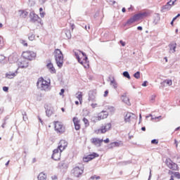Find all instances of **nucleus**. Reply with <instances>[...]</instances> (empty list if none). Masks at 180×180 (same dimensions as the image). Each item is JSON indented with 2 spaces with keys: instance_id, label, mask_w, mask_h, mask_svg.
<instances>
[{
  "instance_id": "1",
  "label": "nucleus",
  "mask_w": 180,
  "mask_h": 180,
  "mask_svg": "<svg viewBox=\"0 0 180 180\" xmlns=\"http://www.w3.org/2000/svg\"><path fill=\"white\" fill-rule=\"evenodd\" d=\"M54 53L56 63L58 67L61 68L64 64V56L63 55V52H61V50L57 49L55 50Z\"/></svg>"
},
{
  "instance_id": "2",
  "label": "nucleus",
  "mask_w": 180,
  "mask_h": 180,
  "mask_svg": "<svg viewBox=\"0 0 180 180\" xmlns=\"http://www.w3.org/2000/svg\"><path fill=\"white\" fill-rule=\"evenodd\" d=\"M37 86L41 91H48L49 88H50V82L45 80L43 77H40L37 82Z\"/></svg>"
},
{
  "instance_id": "3",
  "label": "nucleus",
  "mask_w": 180,
  "mask_h": 180,
  "mask_svg": "<svg viewBox=\"0 0 180 180\" xmlns=\"http://www.w3.org/2000/svg\"><path fill=\"white\" fill-rule=\"evenodd\" d=\"M112 129V124L107 123L103 125L101 129L96 131V134H105L106 131H109Z\"/></svg>"
},
{
  "instance_id": "4",
  "label": "nucleus",
  "mask_w": 180,
  "mask_h": 180,
  "mask_svg": "<svg viewBox=\"0 0 180 180\" xmlns=\"http://www.w3.org/2000/svg\"><path fill=\"white\" fill-rule=\"evenodd\" d=\"M22 56L25 60H29L30 61H32V60L36 57V53L32 51H27L23 52Z\"/></svg>"
},
{
  "instance_id": "5",
  "label": "nucleus",
  "mask_w": 180,
  "mask_h": 180,
  "mask_svg": "<svg viewBox=\"0 0 180 180\" xmlns=\"http://www.w3.org/2000/svg\"><path fill=\"white\" fill-rule=\"evenodd\" d=\"M55 130L57 133H59L60 134H63L64 131H65V127H64V125H63V123L56 121L55 122Z\"/></svg>"
},
{
  "instance_id": "6",
  "label": "nucleus",
  "mask_w": 180,
  "mask_h": 180,
  "mask_svg": "<svg viewBox=\"0 0 180 180\" xmlns=\"http://www.w3.org/2000/svg\"><path fill=\"white\" fill-rule=\"evenodd\" d=\"M165 163L169 169H172L173 171H178V165L175 162H173L171 159H167L165 160Z\"/></svg>"
},
{
  "instance_id": "7",
  "label": "nucleus",
  "mask_w": 180,
  "mask_h": 180,
  "mask_svg": "<svg viewBox=\"0 0 180 180\" xmlns=\"http://www.w3.org/2000/svg\"><path fill=\"white\" fill-rule=\"evenodd\" d=\"M72 174L77 178H79L84 174V167H75L72 169Z\"/></svg>"
},
{
  "instance_id": "8",
  "label": "nucleus",
  "mask_w": 180,
  "mask_h": 180,
  "mask_svg": "<svg viewBox=\"0 0 180 180\" xmlns=\"http://www.w3.org/2000/svg\"><path fill=\"white\" fill-rule=\"evenodd\" d=\"M52 160H54V161H58L61 158V152L60 151V149H54L53 151V154L51 156Z\"/></svg>"
},
{
  "instance_id": "9",
  "label": "nucleus",
  "mask_w": 180,
  "mask_h": 180,
  "mask_svg": "<svg viewBox=\"0 0 180 180\" xmlns=\"http://www.w3.org/2000/svg\"><path fill=\"white\" fill-rule=\"evenodd\" d=\"M30 22H32V23H36V22H40V20H41V19H40V17H39V15L36 13H34V12H31L30 13Z\"/></svg>"
},
{
  "instance_id": "10",
  "label": "nucleus",
  "mask_w": 180,
  "mask_h": 180,
  "mask_svg": "<svg viewBox=\"0 0 180 180\" xmlns=\"http://www.w3.org/2000/svg\"><path fill=\"white\" fill-rule=\"evenodd\" d=\"M175 2H176V0H169L165 6L162 7V11H163V12H165V11H169Z\"/></svg>"
},
{
  "instance_id": "11",
  "label": "nucleus",
  "mask_w": 180,
  "mask_h": 180,
  "mask_svg": "<svg viewBox=\"0 0 180 180\" xmlns=\"http://www.w3.org/2000/svg\"><path fill=\"white\" fill-rule=\"evenodd\" d=\"M89 102H96V90H91L89 91Z\"/></svg>"
},
{
  "instance_id": "12",
  "label": "nucleus",
  "mask_w": 180,
  "mask_h": 180,
  "mask_svg": "<svg viewBox=\"0 0 180 180\" xmlns=\"http://www.w3.org/2000/svg\"><path fill=\"white\" fill-rule=\"evenodd\" d=\"M68 146V142H67L65 140H60L57 148L60 150V153H63V151H64V149L67 148Z\"/></svg>"
},
{
  "instance_id": "13",
  "label": "nucleus",
  "mask_w": 180,
  "mask_h": 180,
  "mask_svg": "<svg viewBox=\"0 0 180 180\" xmlns=\"http://www.w3.org/2000/svg\"><path fill=\"white\" fill-rule=\"evenodd\" d=\"M96 157H99V155L98 153H94L87 155L86 157L83 158V161L84 162H89V161L94 160V158H96Z\"/></svg>"
},
{
  "instance_id": "14",
  "label": "nucleus",
  "mask_w": 180,
  "mask_h": 180,
  "mask_svg": "<svg viewBox=\"0 0 180 180\" xmlns=\"http://www.w3.org/2000/svg\"><path fill=\"white\" fill-rule=\"evenodd\" d=\"M46 110V115L48 117H50L53 115V108L51 104H46L44 105Z\"/></svg>"
},
{
  "instance_id": "15",
  "label": "nucleus",
  "mask_w": 180,
  "mask_h": 180,
  "mask_svg": "<svg viewBox=\"0 0 180 180\" xmlns=\"http://www.w3.org/2000/svg\"><path fill=\"white\" fill-rule=\"evenodd\" d=\"M92 144L96 146V147H101L102 143H103V139H101L99 138H92L91 139Z\"/></svg>"
},
{
  "instance_id": "16",
  "label": "nucleus",
  "mask_w": 180,
  "mask_h": 180,
  "mask_svg": "<svg viewBox=\"0 0 180 180\" xmlns=\"http://www.w3.org/2000/svg\"><path fill=\"white\" fill-rule=\"evenodd\" d=\"M136 117V115L131 112H128L124 116V122L125 123H130L131 122V119H134Z\"/></svg>"
},
{
  "instance_id": "17",
  "label": "nucleus",
  "mask_w": 180,
  "mask_h": 180,
  "mask_svg": "<svg viewBox=\"0 0 180 180\" xmlns=\"http://www.w3.org/2000/svg\"><path fill=\"white\" fill-rule=\"evenodd\" d=\"M18 68H27L29 63L26 60H21L18 62Z\"/></svg>"
},
{
  "instance_id": "18",
  "label": "nucleus",
  "mask_w": 180,
  "mask_h": 180,
  "mask_svg": "<svg viewBox=\"0 0 180 180\" xmlns=\"http://www.w3.org/2000/svg\"><path fill=\"white\" fill-rule=\"evenodd\" d=\"M144 16H147V13H140L134 15V19L135 21L140 20V19H143Z\"/></svg>"
},
{
  "instance_id": "19",
  "label": "nucleus",
  "mask_w": 180,
  "mask_h": 180,
  "mask_svg": "<svg viewBox=\"0 0 180 180\" xmlns=\"http://www.w3.org/2000/svg\"><path fill=\"white\" fill-rule=\"evenodd\" d=\"M46 68L49 69V72H51V74H56V68H54V66L53 65V63H51V62H49L46 65Z\"/></svg>"
},
{
  "instance_id": "20",
  "label": "nucleus",
  "mask_w": 180,
  "mask_h": 180,
  "mask_svg": "<svg viewBox=\"0 0 180 180\" xmlns=\"http://www.w3.org/2000/svg\"><path fill=\"white\" fill-rule=\"evenodd\" d=\"M169 53H175L176 51V42H171L169 44Z\"/></svg>"
},
{
  "instance_id": "21",
  "label": "nucleus",
  "mask_w": 180,
  "mask_h": 180,
  "mask_svg": "<svg viewBox=\"0 0 180 180\" xmlns=\"http://www.w3.org/2000/svg\"><path fill=\"white\" fill-rule=\"evenodd\" d=\"M73 123L75 124V130H79L81 129V125L79 124V120L77 117H73Z\"/></svg>"
},
{
  "instance_id": "22",
  "label": "nucleus",
  "mask_w": 180,
  "mask_h": 180,
  "mask_svg": "<svg viewBox=\"0 0 180 180\" xmlns=\"http://www.w3.org/2000/svg\"><path fill=\"white\" fill-rule=\"evenodd\" d=\"M58 167L60 169H67V168H68V164H67L65 161H61L58 163Z\"/></svg>"
},
{
  "instance_id": "23",
  "label": "nucleus",
  "mask_w": 180,
  "mask_h": 180,
  "mask_svg": "<svg viewBox=\"0 0 180 180\" xmlns=\"http://www.w3.org/2000/svg\"><path fill=\"white\" fill-rule=\"evenodd\" d=\"M120 146H123V142L120 141L119 142H112L110 143L109 148H113L114 147H120Z\"/></svg>"
},
{
  "instance_id": "24",
  "label": "nucleus",
  "mask_w": 180,
  "mask_h": 180,
  "mask_svg": "<svg viewBox=\"0 0 180 180\" xmlns=\"http://www.w3.org/2000/svg\"><path fill=\"white\" fill-rule=\"evenodd\" d=\"M121 99L122 102H124V103H126L127 105H130V100L129 99V97H127L126 94H124L122 96Z\"/></svg>"
},
{
  "instance_id": "25",
  "label": "nucleus",
  "mask_w": 180,
  "mask_h": 180,
  "mask_svg": "<svg viewBox=\"0 0 180 180\" xmlns=\"http://www.w3.org/2000/svg\"><path fill=\"white\" fill-rule=\"evenodd\" d=\"M161 18L160 17V14L156 13L153 16V25H158Z\"/></svg>"
},
{
  "instance_id": "26",
  "label": "nucleus",
  "mask_w": 180,
  "mask_h": 180,
  "mask_svg": "<svg viewBox=\"0 0 180 180\" xmlns=\"http://www.w3.org/2000/svg\"><path fill=\"white\" fill-rule=\"evenodd\" d=\"M16 74H18V70H16L15 72H9L8 73L6 74V77L9 79H12V78H15V77H16Z\"/></svg>"
},
{
  "instance_id": "27",
  "label": "nucleus",
  "mask_w": 180,
  "mask_h": 180,
  "mask_svg": "<svg viewBox=\"0 0 180 180\" xmlns=\"http://www.w3.org/2000/svg\"><path fill=\"white\" fill-rule=\"evenodd\" d=\"M19 16L20 18H26L27 15H29V13L25 10H20L18 11Z\"/></svg>"
},
{
  "instance_id": "28",
  "label": "nucleus",
  "mask_w": 180,
  "mask_h": 180,
  "mask_svg": "<svg viewBox=\"0 0 180 180\" xmlns=\"http://www.w3.org/2000/svg\"><path fill=\"white\" fill-rule=\"evenodd\" d=\"M38 180H47V175L46 174L41 172L37 176Z\"/></svg>"
},
{
  "instance_id": "29",
  "label": "nucleus",
  "mask_w": 180,
  "mask_h": 180,
  "mask_svg": "<svg viewBox=\"0 0 180 180\" xmlns=\"http://www.w3.org/2000/svg\"><path fill=\"white\" fill-rule=\"evenodd\" d=\"M134 22H136L134 17H131L127 21V25H133V23H134Z\"/></svg>"
},
{
  "instance_id": "30",
  "label": "nucleus",
  "mask_w": 180,
  "mask_h": 180,
  "mask_svg": "<svg viewBox=\"0 0 180 180\" xmlns=\"http://www.w3.org/2000/svg\"><path fill=\"white\" fill-rule=\"evenodd\" d=\"M75 56L78 63H79V64H84V61L81 60V58H79V55L78 54V53L75 52Z\"/></svg>"
},
{
  "instance_id": "31",
  "label": "nucleus",
  "mask_w": 180,
  "mask_h": 180,
  "mask_svg": "<svg viewBox=\"0 0 180 180\" xmlns=\"http://www.w3.org/2000/svg\"><path fill=\"white\" fill-rule=\"evenodd\" d=\"M100 115H101L103 119H106L108 116V114L106 112V111H102Z\"/></svg>"
},
{
  "instance_id": "32",
  "label": "nucleus",
  "mask_w": 180,
  "mask_h": 180,
  "mask_svg": "<svg viewBox=\"0 0 180 180\" xmlns=\"http://www.w3.org/2000/svg\"><path fill=\"white\" fill-rule=\"evenodd\" d=\"M123 77H124L125 78H127L128 79H130L131 77H130V74H129V72L127 71H124L122 73Z\"/></svg>"
},
{
  "instance_id": "33",
  "label": "nucleus",
  "mask_w": 180,
  "mask_h": 180,
  "mask_svg": "<svg viewBox=\"0 0 180 180\" xmlns=\"http://www.w3.org/2000/svg\"><path fill=\"white\" fill-rule=\"evenodd\" d=\"M82 66L84 67V68H89V61L87 60V62L86 60H83V64H82Z\"/></svg>"
},
{
  "instance_id": "34",
  "label": "nucleus",
  "mask_w": 180,
  "mask_h": 180,
  "mask_svg": "<svg viewBox=\"0 0 180 180\" xmlns=\"http://www.w3.org/2000/svg\"><path fill=\"white\" fill-rule=\"evenodd\" d=\"M110 85H112L113 88H115V89H116V88H117V83L116 82V81H115V79H113L112 80L110 81Z\"/></svg>"
},
{
  "instance_id": "35",
  "label": "nucleus",
  "mask_w": 180,
  "mask_h": 180,
  "mask_svg": "<svg viewBox=\"0 0 180 180\" xmlns=\"http://www.w3.org/2000/svg\"><path fill=\"white\" fill-rule=\"evenodd\" d=\"M77 98L79 101V103H82V92H78Z\"/></svg>"
},
{
  "instance_id": "36",
  "label": "nucleus",
  "mask_w": 180,
  "mask_h": 180,
  "mask_svg": "<svg viewBox=\"0 0 180 180\" xmlns=\"http://www.w3.org/2000/svg\"><path fill=\"white\" fill-rule=\"evenodd\" d=\"M22 115L24 122H26L27 120V115L26 114V112L22 111Z\"/></svg>"
},
{
  "instance_id": "37",
  "label": "nucleus",
  "mask_w": 180,
  "mask_h": 180,
  "mask_svg": "<svg viewBox=\"0 0 180 180\" xmlns=\"http://www.w3.org/2000/svg\"><path fill=\"white\" fill-rule=\"evenodd\" d=\"M174 176H175V178H177V179H180V173L178 172H174L172 173Z\"/></svg>"
},
{
  "instance_id": "38",
  "label": "nucleus",
  "mask_w": 180,
  "mask_h": 180,
  "mask_svg": "<svg viewBox=\"0 0 180 180\" xmlns=\"http://www.w3.org/2000/svg\"><path fill=\"white\" fill-rule=\"evenodd\" d=\"M83 122H84L86 127H88V126H89V121L88 120V119L84 118Z\"/></svg>"
},
{
  "instance_id": "39",
  "label": "nucleus",
  "mask_w": 180,
  "mask_h": 180,
  "mask_svg": "<svg viewBox=\"0 0 180 180\" xmlns=\"http://www.w3.org/2000/svg\"><path fill=\"white\" fill-rule=\"evenodd\" d=\"M20 43H21V44H22V46L25 47H27V42L25 40L20 39Z\"/></svg>"
},
{
  "instance_id": "40",
  "label": "nucleus",
  "mask_w": 180,
  "mask_h": 180,
  "mask_svg": "<svg viewBox=\"0 0 180 180\" xmlns=\"http://www.w3.org/2000/svg\"><path fill=\"white\" fill-rule=\"evenodd\" d=\"M80 53H82L83 57H84V58L83 59V61H86V63L87 60H88V56H86V53H84L82 51H80Z\"/></svg>"
},
{
  "instance_id": "41",
  "label": "nucleus",
  "mask_w": 180,
  "mask_h": 180,
  "mask_svg": "<svg viewBox=\"0 0 180 180\" xmlns=\"http://www.w3.org/2000/svg\"><path fill=\"white\" fill-rule=\"evenodd\" d=\"M134 78H136V79H139L140 78V72H136V73L134 74Z\"/></svg>"
},
{
  "instance_id": "42",
  "label": "nucleus",
  "mask_w": 180,
  "mask_h": 180,
  "mask_svg": "<svg viewBox=\"0 0 180 180\" xmlns=\"http://www.w3.org/2000/svg\"><path fill=\"white\" fill-rule=\"evenodd\" d=\"M108 110H110V112H111V113H115V111L116 110V109H115V107L112 106H110L108 108Z\"/></svg>"
},
{
  "instance_id": "43",
  "label": "nucleus",
  "mask_w": 180,
  "mask_h": 180,
  "mask_svg": "<svg viewBox=\"0 0 180 180\" xmlns=\"http://www.w3.org/2000/svg\"><path fill=\"white\" fill-rule=\"evenodd\" d=\"M4 47V38L0 37V49H2Z\"/></svg>"
},
{
  "instance_id": "44",
  "label": "nucleus",
  "mask_w": 180,
  "mask_h": 180,
  "mask_svg": "<svg viewBox=\"0 0 180 180\" xmlns=\"http://www.w3.org/2000/svg\"><path fill=\"white\" fill-rule=\"evenodd\" d=\"M101 179V176H96V175H94V176H91V177H90V179Z\"/></svg>"
},
{
  "instance_id": "45",
  "label": "nucleus",
  "mask_w": 180,
  "mask_h": 180,
  "mask_svg": "<svg viewBox=\"0 0 180 180\" xmlns=\"http://www.w3.org/2000/svg\"><path fill=\"white\" fill-rule=\"evenodd\" d=\"M66 37H68V39H71V32L70 31H67L65 32Z\"/></svg>"
},
{
  "instance_id": "46",
  "label": "nucleus",
  "mask_w": 180,
  "mask_h": 180,
  "mask_svg": "<svg viewBox=\"0 0 180 180\" xmlns=\"http://www.w3.org/2000/svg\"><path fill=\"white\" fill-rule=\"evenodd\" d=\"M5 60V56L4 55H0V63H2Z\"/></svg>"
},
{
  "instance_id": "47",
  "label": "nucleus",
  "mask_w": 180,
  "mask_h": 180,
  "mask_svg": "<svg viewBox=\"0 0 180 180\" xmlns=\"http://www.w3.org/2000/svg\"><path fill=\"white\" fill-rule=\"evenodd\" d=\"M166 84L169 86L172 85V80H166Z\"/></svg>"
},
{
  "instance_id": "48",
  "label": "nucleus",
  "mask_w": 180,
  "mask_h": 180,
  "mask_svg": "<svg viewBox=\"0 0 180 180\" xmlns=\"http://www.w3.org/2000/svg\"><path fill=\"white\" fill-rule=\"evenodd\" d=\"M151 143L152 144H158V141L157 139H153Z\"/></svg>"
},
{
  "instance_id": "49",
  "label": "nucleus",
  "mask_w": 180,
  "mask_h": 180,
  "mask_svg": "<svg viewBox=\"0 0 180 180\" xmlns=\"http://www.w3.org/2000/svg\"><path fill=\"white\" fill-rule=\"evenodd\" d=\"M155 98H156L155 95H152L151 97H150V101L152 102H154V101H155Z\"/></svg>"
},
{
  "instance_id": "50",
  "label": "nucleus",
  "mask_w": 180,
  "mask_h": 180,
  "mask_svg": "<svg viewBox=\"0 0 180 180\" xmlns=\"http://www.w3.org/2000/svg\"><path fill=\"white\" fill-rule=\"evenodd\" d=\"M3 91H4V92H8V91H9V87H8V86H4V87H3Z\"/></svg>"
},
{
  "instance_id": "51",
  "label": "nucleus",
  "mask_w": 180,
  "mask_h": 180,
  "mask_svg": "<svg viewBox=\"0 0 180 180\" xmlns=\"http://www.w3.org/2000/svg\"><path fill=\"white\" fill-rule=\"evenodd\" d=\"M120 43L122 46V47H124V46H126V42L123 41V40H120Z\"/></svg>"
},
{
  "instance_id": "52",
  "label": "nucleus",
  "mask_w": 180,
  "mask_h": 180,
  "mask_svg": "<svg viewBox=\"0 0 180 180\" xmlns=\"http://www.w3.org/2000/svg\"><path fill=\"white\" fill-rule=\"evenodd\" d=\"M64 92H65V90L64 89H62L60 90V92L59 93V95H60V96L64 95Z\"/></svg>"
},
{
  "instance_id": "53",
  "label": "nucleus",
  "mask_w": 180,
  "mask_h": 180,
  "mask_svg": "<svg viewBox=\"0 0 180 180\" xmlns=\"http://www.w3.org/2000/svg\"><path fill=\"white\" fill-rule=\"evenodd\" d=\"M29 40L31 41L34 40V35H31L30 37H28Z\"/></svg>"
},
{
  "instance_id": "54",
  "label": "nucleus",
  "mask_w": 180,
  "mask_h": 180,
  "mask_svg": "<svg viewBox=\"0 0 180 180\" xmlns=\"http://www.w3.org/2000/svg\"><path fill=\"white\" fill-rule=\"evenodd\" d=\"M97 120H103V118L102 117V115L99 113L98 116L97 117Z\"/></svg>"
},
{
  "instance_id": "55",
  "label": "nucleus",
  "mask_w": 180,
  "mask_h": 180,
  "mask_svg": "<svg viewBox=\"0 0 180 180\" xmlns=\"http://www.w3.org/2000/svg\"><path fill=\"white\" fill-rule=\"evenodd\" d=\"M109 94V91L108 90H106L105 92H104V97L106 98V96H108V94Z\"/></svg>"
},
{
  "instance_id": "56",
  "label": "nucleus",
  "mask_w": 180,
  "mask_h": 180,
  "mask_svg": "<svg viewBox=\"0 0 180 180\" xmlns=\"http://www.w3.org/2000/svg\"><path fill=\"white\" fill-rule=\"evenodd\" d=\"M96 106H98L97 103H92L91 104V108H93V109H95V108H96Z\"/></svg>"
},
{
  "instance_id": "57",
  "label": "nucleus",
  "mask_w": 180,
  "mask_h": 180,
  "mask_svg": "<svg viewBox=\"0 0 180 180\" xmlns=\"http://www.w3.org/2000/svg\"><path fill=\"white\" fill-rule=\"evenodd\" d=\"M147 84H148V82L147 81L143 82V83L142 84V86H147Z\"/></svg>"
},
{
  "instance_id": "58",
  "label": "nucleus",
  "mask_w": 180,
  "mask_h": 180,
  "mask_svg": "<svg viewBox=\"0 0 180 180\" xmlns=\"http://www.w3.org/2000/svg\"><path fill=\"white\" fill-rule=\"evenodd\" d=\"M46 15V13H44V12H41L40 13V16H41V18H44V15Z\"/></svg>"
},
{
  "instance_id": "59",
  "label": "nucleus",
  "mask_w": 180,
  "mask_h": 180,
  "mask_svg": "<svg viewBox=\"0 0 180 180\" xmlns=\"http://www.w3.org/2000/svg\"><path fill=\"white\" fill-rule=\"evenodd\" d=\"M104 141V143H105V144H108V143H109L110 140H109L108 138H107L105 140H104V141Z\"/></svg>"
},
{
  "instance_id": "60",
  "label": "nucleus",
  "mask_w": 180,
  "mask_h": 180,
  "mask_svg": "<svg viewBox=\"0 0 180 180\" xmlns=\"http://www.w3.org/2000/svg\"><path fill=\"white\" fill-rule=\"evenodd\" d=\"M60 2H62V4H65L68 0H59Z\"/></svg>"
},
{
  "instance_id": "61",
  "label": "nucleus",
  "mask_w": 180,
  "mask_h": 180,
  "mask_svg": "<svg viewBox=\"0 0 180 180\" xmlns=\"http://www.w3.org/2000/svg\"><path fill=\"white\" fill-rule=\"evenodd\" d=\"M51 179H53V180L57 179V176H52Z\"/></svg>"
},
{
  "instance_id": "62",
  "label": "nucleus",
  "mask_w": 180,
  "mask_h": 180,
  "mask_svg": "<svg viewBox=\"0 0 180 180\" xmlns=\"http://www.w3.org/2000/svg\"><path fill=\"white\" fill-rule=\"evenodd\" d=\"M137 30H143V27L139 26V27H137Z\"/></svg>"
},
{
  "instance_id": "63",
  "label": "nucleus",
  "mask_w": 180,
  "mask_h": 180,
  "mask_svg": "<svg viewBox=\"0 0 180 180\" xmlns=\"http://www.w3.org/2000/svg\"><path fill=\"white\" fill-rule=\"evenodd\" d=\"M150 179H151V169H150V174L148 180H150Z\"/></svg>"
},
{
  "instance_id": "64",
  "label": "nucleus",
  "mask_w": 180,
  "mask_h": 180,
  "mask_svg": "<svg viewBox=\"0 0 180 180\" xmlns=\"http://www.w3.org/2000/svg\"><path fill=\"white\" fill-rule=\"evenodd\" d=\"M4 112V108H0V115Z\"/></svg>"
}]
</instances>
